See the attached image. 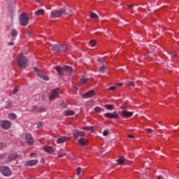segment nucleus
Wrapping results in <instances>:
<instances>
[{"label": "nucleus", "mask_w": 179, "mask_h": 179, "mask_svg": "<svg viewBox=\"0 0 179 179\" xmlns=\"http://www.w3.org/2000/svg\"><path fill=\"white\" fill-rule=\"evenodd\" d=\"M157 179H162V178H160V176H159Z\"/></svg>", "instance_id": "nucleus-56"}, {"label": "nucleus", "mask_w": 179, "mask_h": 179, "mask_svg": "<svg viewBox=\"0 0 179 179\" xmlns=\"http://www.w3.org/2000/svg\"><path fill=\"white\" fill-rule=\"evenodd\" d=\"M36 125H37V128L43 127V123L41 122H38V123H36Z\"/></svg>", "instance_id": "nucleus-39"}, {"label": "nucleus", "mask_w": 179, "mask_h": 179, "mask_svg": "<svg viewBox=\"0 0 179 179\" xmlns=\"http://www.w3.org/2000/svg\"><path fill=\"white\" fill-rule=\"evenodd\" d=\"M67 15H72V11H71V10H70V13H67Z\"/></svg>", "instance_id": "nucleus-55"}, {"label": "nucleus", "mask_w": 179, "mask_h": 179, "mask_svg": "<svg viewBox=\"0 0 179 179\" xmlns=\"http://www.w3.org/2000/svg\"><path fill=\"white\" fill-rule=\"evenodd\" d=\"M107 69V66L106 65H103L102 66H101L99 69V71L101 73H103V72H104V71H106Z\"/></svg>", "instance_id": "nucleus-28"}, {"label": "nucleus", "mask_w": 179, "mask_h": 179, "mask_svg": "<svg viewBox=\"0 0 179 179\" xmlns=\"http://www.w3.org/2000/svg\"><path fill=\"white\" fill-rule=\"evenodd\" d=\"M78 143H80V145H82L83 146H86L89 144V142L87 139L85 138H81L78 140Z\"/></svg>", "instance_id": "nucleus-14"}, {"label": "nucleus", "mask_w": 179, "mask_h": 179, "mask_svg": "<svg viewBox=\"0 0 179 179\" xmlns=\"http://www.w3.org/2000/svg\"><path fill=\"white\" fill-rule=\"evenodd\" d=\"M68 50V46L65 44L59 45V54L61 52H65Z\"/></svg>", "instance_id": "nucleus-17"}, {"label": "nucleus", "mask_w": 179, "mask_h": 179, "mask_svg": "<svg viewBox=\"0 0 179 179\" xmlns=\"http://www.w3.org/2000/svg\"><path fill=\"white\" fill-rule=\"evenodd\" d=\"M116 85L117 86H122V83H117Z\"/></svg>", "instance_id": "nucleus-52"}, {"label": "nucleus", "mask_w": 179, "mask_h": 179, "mask_svg": "<svg viewBox=\"0 0 179 179\" xmlns=\"http://www.w3.org/2000/svg\"><path fill=\"white\" fill-rule=\"evenodd\" d=\"M94 96V91H89L83 94V99H90V97H93Z\"/></svg>", "instance_id": "nucleus-11"}, {"label": "nucleus", "mask_w": 179, "mask_h": 179, "mask_svg": "<svg viewBox=\"0 0 179 179\" xmlns=\"http://www.w3.org/2000/svg\"><path fill=\"white\" fill-rule=\"evenodd\" d=\"M171 55L173 58H176V57H177V52H176V51H173Z\"/></svg>", "instance_id": "nucleus-38"}, {"label": "nucleus", "mask_w": 179, "mask_h": 179, "mask_svg": "<svg viewBox=\"0 0 179 179\" xmlns=\"http://www.w3.org/2000/svg\"><path fill=\"white\" fill-rule=\"evenodd\" d=\"M5 108H6L7 110H9V108H12V102H8L5 106Z\"/></svg>", "instance_id": "nucleus-32"}, {"label": "nucleus", "mask_w": 179, "mask_h": 179, "mask_svg": "<svg viewBox=\"0 0 179 179\" xmlns=\"http://www.w3.org/2000/svg\"><path fill=\"white\" fill-rule=\"evenodd\" d=\"M134 6V5H129L128 8H132Z\"/></svg>", "instance_id": "nucleus-54"}, {"label": "nucleus", "mask_w": 179, "mask_h": 179, "mask_svg": "<svg viewBox=\"0 0 179 179\" xmlns=\"http://www.w3.org/2000/svg\"><path fill=\"white\" fill-rule=\"evenodd\" d=\"M29 156H30V157H31L32 156H36V154L31 153V154L29 155Z\"/></svg>", "instance_id": "nucleus-53"}, {"label": "nucleus", "mask_w": 179, "mask_h": 179, "mask_svg": "<svg viewBox=\"0 0 179 179\" xmlns=\"http://www.w3.org/2000/svg\"><path fill=\"white\" fill-rule=\"evenodd\" d=\"M117 88V87L115 86H112V87H110L108 88V90H111L112 92H114V90H115V89Z\"/></svg>", "instance_id": "nucleus-41"}, {"label": "nucleus", "mask_w": 179, "mask_h": 179, "mask_svg": "<svg viewBox=\"0 0 179 179\" xmlns=\"http://www.w3.org/2000/svg\"><path fill=\"white\" fill-rule=\"evenodd\" d=\"M126 85L132 86L133 87H135V83H134L133 81H127L126 82Z\"/></svg>", "instance_id": "nucleus-29"}, {"label": "nucleus", "mask_w": 179, "mask_h": 179, "mask_svg": "<svg viewBox=\"0 0 179 179\" xmlns=\"http://www.w3.org/2000/svg\"><path fill=\"white\" fill-rule=\"evenodd\" d=\"M103 116L106 118H110V119L113 118L114 120H118V118H120V115L117 113V112L106 113L103 115Z\"/></svg>", "instance_id": "nucleus-7"}, {"label": "nucleus", "mask_w": 179, "mask_h": 179, "mask_svg": "<svg viewBox=\"0 0 179 179\" xmlns=\"http://www.w3.org/2000/svg\"><path fill=\"white\" fill-rule=\"evenodd\" d=\"M73 135L75 139H78L79 136H85V134L83 131H80L78 129H75L73 131Z\"/></svg>", "instance_id": "nucleus-9"}, {"label": "nucleus", "mask_w": 179, "mask_h": 179, "mask_svg": "<svg viewBox=\"0 0 179 179\" xmlns=\"http://www.w3.org/2000/svg\"><path fill=\"white\" fill-rule=\"evenodd\" d=\"M108 134H109L108 130H105V131L103 132V136H107V135H108Z\"/></svg>", "instance_id": "nucleus-42"}, {"label": "nucleus", "mask_w": 179, "mask_h": 179, "mask_svg": "<svg viewBox=\"0 0 179 179\" xmlns=\"http://www.w3.org/2000/svg\"><path fill=\"white\" fill-rule=\"evenodd\" d=\"M88 82H89V78H80V83L81 84V85H87V83H88Z\"/></svg>", "instance_id": "nucleus-23"}, {"label": "nucleus", "mask_w": 179, "mask_h": 179, "mask_svg": "<svg viewBox=\"0 0 179 179\" xmlns=\"http://www.w3.org/2000/svg\"><path fill=\"white\" fill-rule=\"evenodd\" d=\"M90 18L93 20H99V15H97L96 13H92L90 14Z\"/></svg>", "instance_id": "nucleus-26"}, {"label": "nucleus", "mask_w": 179, "mask_h": 179, "mask_svg": "<svg viewBox=\"0 0 179 179\" xmlns=\"http://www.w3.org/2000/svg\"><path fill=\"white\" fill-rule=\"evenodd\" d=\"M8 118L10 120H16V118H17V115H16V114L15 113H9L8 114Z\"/></svg>", "instance_id": "nucleus-27"}, {"label": "nucleus", "mask_w": 179, "mask_h": 179, "mask_svg": "<svg viewBox=\"0 0 179 179\" xmlns=\"http://www.w3.org/2000/svg\"><path fill=\"white\" fill-rule=\"evenodd\" d=\"M60 107H62V108H65V107H66V105H65V103L62 102V103H60Z\"/></svg>", "instance_id": "nucleus-45"}, {"label": "nucleus", "mask_w": 179, "mask_h": 179, "mask_svg": "<svg viewBox=\"0 0 179 179\" xmlns=\"http://www.w3.org/2000/svg\"><path fill=\"white\" fill-rule=\"evenodd\" d=\"M83 129H87V131H90L92 129V127H83Z\"/></svg>", "instance_id": "nucleus-47"}, {"label": "nucleus", "mask_w": 179, "mask_h": 179, "mask_svg": "<svg viewBox=\"0 0 179 179\" xmlns=\"http://www.w3.org/2000/svg\"><path fill=\"white\" fill-rule=\"evenodd\" d=\"M38 1H40V0H36V2H38Z\"/></svg>", "instance_id": "nucleus-57"}, {"label": "nucleus", "mask_w": 179, "mask_h": 179, "mask_svg": "<svg viewBox=\"0 0 179 179\" xmlns=\"http://www.w3.org/2000/svg\"><path fill=\"white\" fill-rule=\"evenodd\" d=\"M0 171L5 177H10L12 176V170L6 166H3L0 168Z\"/></svg>", "instance_id": "nucleus-3"}, {"label": "nucleus", "mask_w": 179, "mask_h": 179, "mask_svg": "<svg viewBox=\"0 0 179 179\" xmlns=\"http://www.w3.org/2000/svg\"><path fill=\"white\" fill-rule=\"evenodd\" d=\"M98 61H100V59H99Z\"/></svg>", "instance_id": "nucleus-58"}, {"label": "nucleus", "mask_w": 179, "mask_h": 179, "mask_svg": "<svg viewBox=\"0 0 179 179\" xmlns=\"http://www.w3.org/2000/svg\"><path fill=\"white\" fill-rule=\"evenodd\" d=\"M59 96V88H56L52 90L51 94L49 96L50 101H52L55 100V99H58Z\"/></svg>", "instance_id": "nucleus-5"}, {"label": "nucleus", "mask_w": 179, "mask_h": 179, "mask_svg": "<svg viewBox=\"0 0 179 179\" xmlns=\"http://www.w3.org/2000/svg\"><path fill=\"white\" fill-rule=\"evenodd\" d=\"M44 111H45V108H41L38 109V113H44Z\"/></svg>", "instance_id": "nucleus-43"}, {"label": "nucleus", "mask_w": 179, "mask_h": 179, "mask_svg": "<svg viewBox=\"0 0 179 179\" xmlns=\"http://www.w3.org/2000/svg\"><path fill=\"white\" fill-rule=\"evenodd\" d=\"M104 108H106V110H114V108H115V106H114V105H111V104H106L104 106Z\"/></svg>", "instance_id": "nucleus-24"}, {"label": "nucleus", "mask_w": 179, "mask_h": 179, "mask_svg": "<svg viewBox=\"0 0 179 179\" xmlns=\"http://www.w3.org/2000/svg\"><path fill=\"white\" fill-rule=\"evenodd\" d=\"M19 92V88L17 87H15V88L13 90V94H16Z\"/></svg>", "instance_id": "nucleus-36"}, {"label": "nucleus", "mask_w": 179, "mask_h": 179, "mask_svg": "<svg viewBox=\"0 0 179 179\" xmlns=\"http://www.w3.org/2000/svg\"><path fill=\"white\" fill-rule=\"evenodd\" d=\"M127 136L128 138H131V139H134V138H135V136H134V135L132 134H128Z\"/></svg>", "instance_id": "nucleus-48"}, {"label": "nucleus", "mask_w": 179, "mask_h": 179, "mask_svg": "<svg viewBox=\"0 0 179 179\" xmlns=\"http://www.w3.org/2000/svg\"><path fill=\"white\" fill-rule=\"evenodd\" d=\"M66 141H69V137L67 136H62L57 140V143H64V142H66Z\"/></svg>", "instance_id": "nucleus-13"}, {"label": "nucleus", "mask_w": 179, "mask_h": 179, "mask_svg": "<svg viewBox=\"0 0 179 179\" xmlns=\"http://www.w3.org/2000/svg\"><path fill=\"white\" fill-rule=\"evenodd\" d=\"M3 148H6V143H0V150L3 149Z\"/></svg>", "instance_id": "nucleus-37"}, {"label": "nucleus", "mask_w": 179, "mask_h": 179, "mask_svg": "<svg viewBox=\"0 0 179 179\" xmlns=\"http://www.w3.org/2000/svg\"><path fill=\"white\" fill-rule=\"evenodd\" d=\"M43 150L47 153H54V148L51 146H44Z\"/></svg>", "instance_id": "nucleus-18"}, {"label": "nucleus", "mask_w": 179, "mask_h": 179, "mask_svg": "<svg viewBox=\"0 0 179 179\" xmlns=\"http://www.w3.org/2000/svg\"><path fill=\"white\" fill-rule=\"evenodd\" d=\"M89 45L91 47H94V45H96V41L92 40V41H90Z\"/></svg>", "instance_id": "nucleus-35"}, {"label": "nucleus", "mask_w": 179, "mask_h": 179, "mask_svg": "<svg viewBox=\"0 0 179 179\" xmlns=\"http://www.w3.org/2000/svg\"><path fill=\"white\" fill-rule=\"evenodd\" d=\"M62 15H66V10L62 8L60 10H55L50 13V19H55L57 17H61Z\"/></svg>", "instance_id": "nucleus-2"}, {"label": "nucleus", "mask_w": 179, "mask_h": 179, "mask_svg": "<svg viewBox=\"0 0 179 179\" xmlns=\"http://www.w3.org/2000/svg\"><path fill=\"white\" fill-rule=\"evenodd\" d=\"M125 162V158L124 157H120L118 159H117V164H124Z\"/></svg>", "instance_id": "nucleus-25"}, {"label": "nucleus", "mask_w": 179, "mask_h": 179, "mask_svg": "<svg viewBox=\"0 0 179 179\" xmlns=\"http://www.w3.org/2000/svg\"><path fill=\"white\" fill-rule=\"evenodd\" d=\"M34 71L37 72L38 75H40V69L37 67H34Z\"/></svg>", "instance_id": "nucleus-40"}, {"label": "nucleus", "mask_w": 179, "mask_h": 179, "mask_svg": "<svg viewBox=\"0 0 179 179\" xmlns=\"http://www.w3.org/2000/svg\"><path fill=\"white\" fill-rule=\"evenodd\" d=\"M65 156V154H59V157H64Z\"/></svg>", "instance_id": "nucleus-51"}, {"label": "nucleus", "mask_w": 179, "mask_h": 179, "mask_svg": "<svg viewBox=\"0 0 179 179\" xmlns=\"http://www.w3.org/2000/svg\"><path fill=\"white\" fill-rule=\"evenodd\" d=\"M43 80H50V77L45 76L43 77Z\"/></svg>", "instance_id": "nucleus-44"}, {"label": "nucleus", "mask_w": 179, "mask_h": 179, "mask_svg": "<svg viewBox=\"0 0 179 179\" xmlns=\"http://www.w3.org/2000/svg\"><path fill=\"white\" fill-rule=\"evenodd\" d=\"M37 163H38V159H31L25 162V166H36Z\"/></svg>", "instance_id": "nucleus-12"}, {"label": "nucleus", "mask_w": 179, "mask_h": 179, "mask_svg": "<svg viewBox=\"0 0 179 179\" xmlns=\"http://www.w3.org/2000/svg\"><path fill=\"white\" fill-rule=\"evenodd\" d=\"M5 157V154L0 155V160Z\"/></svg>", "instance_id": "nucleus-49"}, {"label": "nucleus", "mask_w": 179, "mask_h": 179, "mask_svg": "<svg viewBox=\"0 0 179 179\" xmlns=\"http://www.w3.org/2000/svg\"><path fill=\"white\" fill-rule=\"evenodd\" d=\"M25 141L29 145H34V139H33V136L30 134H25Z\"/></svg>", "instance_id": "nucleus-8"}, {"label": "nucleus", "mask_w": 179, "mask_h": 179, "mask_svg": "<svg viewBox=\"0 0 179 179\" xmlns=\"http://www.w3.org/2000/svg\"><path fill=\"white\" fill-rule=\"evenodd\" d=\"M17 64L20 68L24 69L29 66V59L27 57H24L23 53H20L17 58Z\"/></svg>", "instance_id": "nucleus-1"}, {"label": "nucleus", "mask_w": 179, "mask_h": 179, "mask_svg": "<svg viewBox=\"0 0 179 179\" xmlns=\"http://www.w3.org/2000/svg\"><path fill=\"white\" fill-rule=\"evenodd\" d=\"M64 115H65L66 117L75 115V112L73 110H65L64 111Z\"/></svg>", "instance_id": "nucleus-21"}, {"label": "nucleus", "mask_w": 179, "mask_h": 179, "mask_svg": "<svg viewBox=\"0 0 179 179\" xmlns=\"http://www.w3.org/2000/svg\"><path fill=\"white\" fill-rule=\"evenodd\" d=\"M134 115V112H128L127 110H122L121 113V117L122 118H131Z\"/></svg>", "instance_id": "nucleus-10"}, {"label": "nucleus", "mask_w": 179, "mask_h": 179, "mask_svg": "<svg viewBox=\"0 0 179 179\" xmlns=\"http://www.w3.org/2000/svg\"><path fill=\"white\" fill-rule=\"evenodd\" d=\"M52 51H53L55 54H59V44L52 45Z\"/></svg>", "instance_id": "nucleus-16"}, {"label": "nucleus", "mask_w": 179, "mask_h": 179, "mask_svg": "<svg viewBox=\"0 0 179 179\" xmlns=\"http://www.w3.org/2000/svg\"><path fill=\"white\" fill-rule=\"evenodd\" d=\"M0 127L3 129H9L12 127V122L9 120H0Z\"/></svg>", "instance_id": "nucleus-6"}, {"label": "nucleus", "mask_w": 179, "mask_h": 179, "mask_svg": "<svg viewBox=\"0 0 179 179\" xmlns=\"http://www.w3.org/2000/svg\"><path fill=\"white\" fill-rule=\"evenodd\" d=\"M76 171L77 173V176H80V174H82V169L80 167H78Z\"/></svg>", "instance_id": "nucleus-33"}, {"label": "nucleus", "mask_w": 179, "mask_h": 179, "mask_svg": "<svg viewBox=\"0 0 179 179\" xmlns=\"http://www.w3.org/2000/svg\"><path fill=\"white\" fill-rule=\"evenodd\" d=\"M45 14L44 9H39L35 12V16H43Z\"/></svg>", "instance_id": "nucleus-19"}, {"label": "nucleus", "mask_w": 179, "mask_h": 179, "mask_svg": "<svg viewBox=\"0 0 179 179\" xmlns=\"http://www.w3.org/2000/svg\"><path fill=\"white\" fill-rule=\"evenodd\" d=\"M94 111H95V113H101V108L96 106L94 108Z\"/></svg>", "instance_id": "nucleus-34"}, {"label": "nucleus", "mask_w": 179, "mask_h": 179, "mask_svg": "<svg viewBox=\"0 0 179 179\" xmlns=\"http://www.w3.org/2000/svg\"><path fill=\"white\" fill-rule=\"evenodd\" d=\"M31 111V113H38V108L37 107V106H33Z\"/></svg>", "instance_id": "nucleus-31"}, {"label": "nucleus", "mask_w": 179, "mask_h": 179, "mask_svg": "<svg viewBox=\"0 0 179 179\" xmlns=\"http://www.w3.org/2000/svg\"><path fill=\"white\" fill-rule=\"evenodd\" d=\"M146 131L148 134H152V132H153V130L152 129H146Z\"/></svg>", "instance_id": "nucleus-46"}, {"label": "nucleus", "mask_w": 179, "mask_h": 179, "mask_svg": "<svg viewBox=\"0 0 179 179\" xmlns=\"http://www.w3.org/2000/svg\"><path fill=\"white\" fill-rule=\"evenodd\" d=\"M15 159H17V153H11L9 155L7 162H12V160H15Z\"/></svg>", "instance_id": "nucleus-15"}, {"label": "nucleus", "mask_w": 179, "mask_h": 179, "mask_svg": "<svg viewBox=\"0 0 179 179\" xmlns=\"http://www.w3.org/2000/svg\"><path fill=\"white\" fill-rule=\"evenodd\" d=\"M20 22L21 26L24 27L27 26V24H29V17H27V14L25 13H22L20 17Z\"/></svg>", "instance_id": "nucleus-4"}, {"label": "nucleus", "mask_w": 179, "mask_h": 179, "mask_svg": "<svg viewBox=\"0 0 179 179\" xmlns=\"http://www.w3.org/2000/svg\"><path fill=\"white\" fill-rule=\"evenodd\" d=\"M55 69H56V71L58 72L59 74L60 75H63L62 73V71H64V67H61L59 66H55Z\"/></svg>", "instance_id": "nucleus-22"}, {"label": "nucleus", "mask_w": 179, "mask_h": 179, "mask_svg": "<svg viewBox=\"0 0 179 179\" xmlns=\"http://www.w3.org/2000/svg\"><path fill=\"white\" fill-rule=\"evenodd\" d=\"M15 45V43H13V42L8 43V45Z\"/></svg>", "instance_id": "nucleus-50"}, {"label": "nucleus", "mask_w": 179, "mask_h": 179, "mask_svg": "<svg viewBox=\"0 0 179 179\" xmlns=\"http://www.w3.org/2000/svg\"><path fill=\"white\" fill-rule=\"evenodd\" d=\"M11 36L12 37H16V36H17V31L16 29H12Z\"/></svg>", "instance_id": "nucleus-30"}, {"label": "nucleus", "mask_w": 179, "mask_h": 179, "mask_svg": "<svg viewBox=\"0 0 179 179\" xmlns=\"http://www.w3.org/2000/svg\"><path fill=\"white\" fill-rule=\"evenodd\" d=\"M63 71H66V72H68V73H70V74H71L72 72H73V69H72V67L69 66H64Z\"/></svg>", "instance_id": "nucleus-20"}]
</instances>
